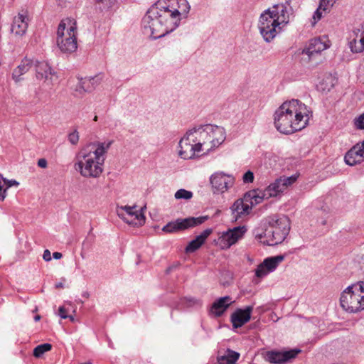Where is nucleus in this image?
I'll use <instances>...</instances> for the list:
<instances>
[{"label":"nucleus","mask_w":364,"mask_h":364,"mask_svg":"<svg viewBox=\"0 0 364 364\" xmlns=\"http://www.w3.org/2000/svg\"><path fill=\"white\" fill-rule=\"evenodd\" d=\"M235 182L234 178L231 175L225 174L223 172H217L210 177V183L215 191L224 193L230 188Z\"/></svg>","instance_id":"nucleus-16"},{"label":"nucleus","mask_w":364,"mask_h":364,"mask_svg":"<svg viewBox=\"0 0 364 364\" xmlns=\"http://www.w3.org/2000/svg\"><path fill=\"white\" fill-rule=\"evenodd\" d=\"M270 225L273 232V245L282 242L290 229L289 219L286 216L274 217L270 220Z\"/></svg>","instance_id":"nucleus-13"},{"label":"nucleus","mask_w":364,"mask_h":364,"mask_svg":"<svg viewBox=\"0 0 364 364\" xmlns=\"http://www.w3.org/2000/svg\"><path fill=\"white\" fill-rule=\"evenodd\" d=\"M204 222L203 218H187L185 219H177L175 221L167 223L162 230L167 233H172L180 230H183L189 228L195 227Z\"/></svg>","instance_id":"nucleus-15"},{"label":"nucleus","mask_w":364,"mask_h":364,"mask_svg":"<svg viewBox=\"0 0 364 364\" xmlns=\"http://www.w3.org/2000/svg\"><path fill=\"white\" fill-rule=\"evenodd\" d=\"M312 117L310 109L298 100L283 102L274 114L276 129L284 134H293L304 129Z\"/></svg>","instance_id":"nucleus-2"},{"label":"nucleus","mask_w":364,"mask_h":364,"mask_svg":"<svg viewBox=\"0 0 364 364\" xmlns=\"http://www.w3.org/2000/svg\"><path fill=\"white\" fill-rule=\"evenodd\" d=\"M260 203H262L261 197L257 195L255 190H252L246 193L242 199H238L234 203L232 210L237 218L249 214L252 206Z\"/></svg>","instance_id":"nucleus-9"},{"label":"nucleus","mask_w":364,"mask_h":364,"mask_svg":"<svg viewBox=\"0 0 364 364\" xmlns=\"http://www.w3.org/2000/svg\"><path fill=\"white\" fill-rule=\"evenodd\" d=\"M331 45V41L327 36L316 37L310 40L308 46L303 50L302 54L307 55L309 60H311L314 55L328 49Z\"/></svg>","instance_id":"nucleus-14"},{"label":"nucleus","mask_w":364,"mask_h":364,"mask_svg":"<svg viewBox=\"0 0 364 364\" xmlns=\"http://www.w3.org/2000/svg\"><path fill=\"white\" fill-rule=\"evenodd\" d=\"M4 178L0 174V200H4L6 198V194L4 193Z\"/></svg>","instance_id":"nucleus-38"},{"label":"nucleus","mask_w":364,"mask_h":364,"mask_svg":"<svg viewBox=\"0 0 364 364\" xmlns=\"http://www.w3.org/2000/svg\"><path fill=\"white\" fill-rule=\"evenodd\" d=\"M110 144V142H97L82 146L76 155L75 168L85 178L100 177Z\"/></svg>","instance_id":"nucleus-3"},{"label":"nucleus","mask_w":364,"mask_h":364,"mask_svg":"<svg viewBox=\"0 0 364 364\" xmlns=\"http://www.w3.org/2000/svg\"><path fill=\"white\" fill-rule=\"evenodd\" d=\"M252 306H247L245 309H238L231 315V322L233 328H237L247 323L251 318Z\"/></svg>","instance_id":"nucleus-21"},{"label":"nucleus","mask_w":364,"mask_h":364,"mask_svg":"<svg viewBox=\"0 0 364 364\" xmlns=\"http://www.w3.org/2000/svg\"><path fill=\"white\" fill-rule=\"evenodd\" d=\"M99 80H101L100 76H95L92 78L85 80L82 82L83 89L85 91H90L92 87H90V85H91L92 87H94L95 84H96Z\"/></svg>","instance_id":"nucleus-32"},{"label":"nucleus","mask_w":364,"mask_h":364,"mask_svg":"<svg viewBox=\"0 0 364 364\" xmlns=\"http://www.w3.org/2000/svg\"><path fill=\"white\" fill-rule=\"evenodd\" d=\"M336 0H320L318 9L314 12L312 17V25H315L323 15L328 13Z\"/></svg>","instance_id":"nucleus-25"},{"label":"nucleus","mask_w":364,"mask_h":364,"mask_svg":"<svg viewBox=\"0 0 364 364\" xmlns=\"http://www.w3.org/2000/svg\"><path fill=\"white\" fill-rule=\"evenodd\" d=\"M4 193L6 194V190L13 186H18L19 185V183L17 182L15 180H6L5 178H4Z\"/></svg>","instance_id":"nucleus-36"},{"label":"nucleus","mask_w":364,"mask_h":364,"mask_svg":"<svg viewBox=\"0 0 364 364\" xmlns=\"http://www.w3.org/2000/svg\"><path fill=\"white\" fill-rule=\"evenodd\" d=\"M52 349V345L50 343H43L37 346L33 350V355L36 358L41 357L45 353Z\"/></svg>","instance_id":"nucleus-31"},{"label":"nucleus","mask_w":364,"mask_h":364,"mask_svg":"<svg viewBox=\"0 0 364 364\" xmlns=\"http://www.w3.org/2000/svg\"><path fill=\"white\" fill-rule=\"evenodd\" d=\"M289 14L284 4H277L264 11L259 18V29L267 42L272 41L289 22Z\"/></svg>","instance_id":"nucleus-4"},{"label":"nucleus","mask_w":364,"mask_h":364,"mask_svg":"<svg viewBox=\"0 0 364 364\" xmlns=\"http://www.w3.org/2000/svg\"><path fill=\"white\" fill-rule=\"evenodd\" d=\"M38 166L42 168H46L48 166V162L46 159H40L38 161Z\"/></svg>","instance_id":"nucleus-39"},{"label":"nucleus","mask_w":364,"mask_h":364,"mask_svg":"<svg viewBox=\"0 0 364 364\" xmlns=\"http://www.w3.org/2000/svg\"><path fill=\"white\" fill-rule=\"evenodd\" d=\"M246 232L245 226L230 228L227 231L219 234L216 244L221 250H228L242 239Z\"/></svg>","instance_id":"nucleus-11"},{"label":"nucleus","mask_w":364,"mask_h":364,"mask_svg":"<svg viewBox=\"0 0 364 364\" xmlns=\"http://www.w3.org/2000/svg\"><path fill=\"white\" fill-rule=\"evenodd\" d=\"M240 358V353L228 350L225 355L218 357V364H235Z\"/></svg>","instance_id":"nucleus-29"},{"label":"nucleus","mask_w":364,"mask_h":364,"mask_svg":"<svg viewBox=\"0 0 364 364\" xmlns=\"http://www.w3.org/2000/svg\"><path fill=\"white\" fill-rule=\"evenodd\" d=\"M117 214L125 223L133 226H141L145 223V217L136 205L118 206Z\"/></svg>","instance_id":"nucleus-12"},{"label":"nucleus","mask_w":364,"mask_h":364,"mask_svg":"<svg viewBox=\"0 0 364 364\" xmlns=\"http://www.w3.org/2000/svg\"><path fill=\"white\" fill-rule=\"evenodd\" d=\"M243 181L245 183H252L254 180V174L252 171H247L242 177Z\"/></svg>","instance_id":"nucleus-37"},{"label":"nucleus","mask_w":364,"mask_h":364,"mask_svg":"<svg viewBox=\"0 0 364 364\" xmlns=\"http://www.w3.org/2000/svg\"><path fill=\"white\" fill-rule=\"evenodd\" d=\"M341 307L350 313L364 310V282L347 287L340 298Z\"/></svg>","instance_id":"nucleus-7"},{"label":"nucleus","mask_w":364,"mask_h":364,"mask_svg":"<svg viewBox=\"0 0 364 364\" xmlns=\"http://www.w3.org/2000/svg\"><path fill=\"white\" fill-rule=\"evenodd\" d=\"M43 258L46 261H50L51 259L50 252L48 250L44 251Z\"/></svg>","instance_id":"nucleus-40"},{"label":"nucleus","mask_w":364,"mask_h":364,"mask_svg":"<svg viewBox=\"0 0 364 364\" xmlns=\"http://www.w3.org/2000/svg\"><path fill=\"white\" fill-rule=\"evenodd\" d=\"M224 128L205 124L188 130L179 141L178 156L193 159L219 147L225 140Z\"/></svg>","instance_id":"nucleus-1"},{"label":"nucleus","mask_w":364,"mask_h":364,"mask_svg":"<svg viewBox=\"0 0 364 364\" xmlns=\"http://www.w3.org/2000/svg\"><path fill=\"white\" fill-rule=\"evenodd\" d=\"M29 22L28 14L26 11L19 12L13 20L11 32L16 36H22L27 31Z\"/></svg>","instance_id":"nucleus-19"},{"label":"nucleus","mask_w":364,"mask_h":364,"mask_svg":"<svg viewBox=\"0 0 364 364\" xmlns=\"http://www.w3.org/2000/svg\"><path fill=\"white\" fill-rule=\"evenodd\" d=\"M193 196V193L191 191L185 189H180L175 193V198L176 199H191Z\"/></svg>","instance_id":"nucleus-33"},{"label":"nucleus","mask_w":364,"mask_h":364,"mask_svg":"<svg viewBox=\"0 0 364 364\" xmlns=\"http://www.w3.org/2000/svg\"><path fill=\"white\" fill-rule=\"evenodd\" d=\"M40 318H41V316L39 315H37V316H35V321H39Z\"/></svg>","instance_id":"nucleus-43"},{"label":"nucleus","mask_w":364,"mask_h":364,"mask_svg":"<svg viewBox=\"0 0 364 364\" xmlns=\"http://www.w3.org/2000/svg\"><path fill=\"white\" fill-rule=\"evenodd\" d=\"M71 310L75 311L73 306L68 304L59 308L58 314L62 318H69L71 321H74V316L68 314Z\"/></svg>","instance_id":"nucleus-30"},{"label":"nucleus","mask_w":364,"mask_h":364,"mask_svg":"<svg viewBox=\"0 0 364 364\" xmlns=\"http://www.w3.org/2000/svg\"><path fill=\"white\" fill-rule=\"evenodd\" d=\"M142 26L144 33L153 38H159L170 33L154 6L144 17Z\"/></svg>","instance_id":"nucleus-8"},{"label":"nucleus","mask_w":364,"mask_h":364,"mask_svg":"<svg viewBox=\"0 0 364 364\" xmlns=\"http://www.w3.org/2000/svg\"><path fill=\"white\" fill-rule=\"evenodd\" d=\"M56 44L63 53H73L77 48V26L73 18H65L59 23L56 31Z\"/></svg>","instance_id":"nucleus-6"},{"label":"nucleus","mask_w":364,"mask_h":364,"mask_svg":"<svg viewBox=\"0 0 364 364\" xmlns=\"http://www.w3.org/2000/svg\"><path fill=\"white\" fill-rule=\"evenodd\" d=\"M349 47L353 53H358L364 50V37L360 30L353 31L350 37Z\"/></svg>","instance_id":"nucleus-26"},{"label":"nucleus","mask_w":364,"mask_h":364,"mask_svg":"<svg viewBox=\"0 0 364 364\" xmlns=\"http://www.w3.org/2000/svg\"><path fill=\"white\" fill-rule=\"evenodd\" d=\"M354 124L356 128L364 129V113L355 119Z\"/></svg>","instance_id":"nucleus-35"},{"label":"nucleus","mask_w":364,"mask_h":364,"mask_svg":"<svg viewBox=\"0 0 364 364\" xmlns=\"http://www.w3.org/2000/svg\"><path fill=\"white\" fill-rule=\"evenodd\" d=\"M296 180L295 176L284 177L277 179L274 183H271L264 190H255L257 195L261 197L262 202L264 199H268L271 197L277 196L281 193H283L288 186L293 184Z\"/></svg>","instance_id":"nucleus-10"},{"label":"nucleus","mask_w":364,"mask_h":364,"mask_svg":"<svg viewBox=\"0 0 364 364\" xmlns=\"http://www.w3.org/2000/svg\"><path fill=\"white\" fill-rule=\"evenodd\" d=\"M34 65V60L31 58L25 57L21 60L20 64L12 71L11 77L16 82H19L23 80V75L26 74Z\"/></svg>","instance_id":"nucleus-23"},{"label":"nucleus","mask_w":364,"mask_h":364,"mask_svg":"<svg viewBox=\"0 0 364 364\" xmlns=\"http://www.w3.org/2000/svg\"><path fill=\"white\" fill-rule=\"evenodd\" d=\"M255 238L264 245H273V239L272 237V232L270 222L269 225L266 224L261 225L259 227L256 228L254 231Z\"/></svg>","instance_id":"nucleus-24"},{"label":"nucleus","mask_w":364,"mask_h":364,"mask_svg":"<svg viewBox=\"0 0 364 364\" xmlns=\"http://www.w3.org/2000/svg\"><path fill=\"white\" fill-rule=\"evenodd\" d=\"M68 141L73 145H76L79 141V134L75 130L68 135Z\"/></svg>","instance_id":"nucleus-34"},{"label":"nucleus","mask_w":364,"mask_h":364,"mask_svg":"<svg viewBox=\"0 0 364 364\" xmlns=\"http://www.w3.org/2000/svg\"><path fill=\"white\" fill-rule=\"evenodd\" d=\"M210 233L211 230L209 229L204 230L200 235L197 236L187 245L186 251L187 252H193L198 250L205 242Z\"/></svg>","instance_id":"nucleus-28"},{"label":"nucleus","mask_w":364,"mask_h":364,"mask_svg":"<svg viewBox=\"0 0 364 364\" xmlns=\"http://www.w3.org/2000/svg\"><path fill=\"white\" fill-rule=\"evenodd\" d=\"M363 36L364 37V23L361 26V29H359Z\"/></svg>","instance_id":"nucleus-42"},{"label":"nucleus","mask_w":364,"mask_h":364,"mask_svg":"<svg viewBox=\"0 0 364 364\" xmlns=\"http://www.w3.org/2000/svg\"><path fill=\"white\" fill-rule=\"evenodd\" d=\"M231 298L225 296L215 301L211 307V313L216 316H220L231 304Z\"/></svg>","instance_id":"nucleus-27"},{"label":"nucleus","mask_w":364,"mask_h":364,"mask_svg":"<svg viewBox=\"0 0 364 364\" xmlns=\"http://www.w3.org/2000/svg\"><path fill=\"white\" fill-rule=\"evenodd\" d=\"M154 7L170 32L187 17L191 9L187 0H159Z\"/></svg>","instance_id":"nucleus-5"},{"label":"nucleus","mask_w":364,"mask_h":364,"mask_svg":"<svg viewBox=\"0 0 364 364\" xmlns=\"http://www.w3.org/2000/svg\"><path fill=\"white\" fill-rule=\"evenodd\" d=\"M284 259V257L283 255H277L264 259L255 269V276L259 279L264 277L270 272H274Z\"/></svg>","instance_id":"nucleus-17"},{"label":"nucleus","mask_w":364,"mask_h":364,"mask_svg":"<svg viewBox=\"0 0 364 364\" xmlns=\"http://www.w3.org/2000/svg\"><path fill=\"white\" fill-rule=\"evenodd\" d=\"M98 1L102 2L103 0H98Z\"/></svg>","instance_id":"nucleus-46"},{"label":"nucleus","mask_w":364,"mask_h":364,"mask_svg":"<svg viewBox=\"0 0 364 364\" xmlns=\"http://www.w3.org/2000/svg\"><path fill=\"white\" fill-rule=\"evenodd\" d=\"M33 66L35 67V75L37 80L47 85L53 83L55 73L47 62L34 60Z\"/></svg>","instance_id":"nucleus-18"},{"label":"nucleus","mask_w":364,"mask_h":364,"mask_svg":"<svg viewBox=\"0 0 364 364\" xmlns=\"http://www.w3.org/2000/svg\"><path fill=\"white\" fill-rule=\"evenodd\" d=\"M94 120H95V121H97V116H95V117Z\"/></svg>","instance_id":"nucleus-45"},{"label":"nucleus","mask_w":364,"mask_h":364,"mask_svg":"<svg viewBox=\"0 0 364 364\" xmlns=\"http://www.w3.org/2000/svg\"><path fill=\"white\" fill-rule=\"evenodd\" d=\"M53 256L55 259H60L62 257V254L60 252H55L53 254Z\"/></svg>","instance_id":"nucleus-41"},{"label":"nucleus","mask_w":364,"mask_h":364,"mask_svg":"<svg viewBox=\"0 0 364 364\" xmlns=\"http://www.w3.org/2000/svg\"><path fill=\"white\" fill-rule=\"evenodd\" d=\"M63 284H57V285H56V287H57V288H63Z\"/></svg>","instance_id":"nucleus-44"},{"label":"nucleus","mask_w":364,"mask_h":364,"mask_svg":"<svg viewBox=\"0 0 364 364\" xmlns=\"http://www.w3.org/2000/svg\"><path fill=\"white\" fill-rule=\"evenodd\" d=\"M345 161L350 166H354L364 161V140L354 145L345 155Z\"/></svg>","instance_id":"nucleus-20"},{"label":"nucleus","mask_w":364,"mask_h":364,"mask_svg":"<svg viewBox=\"0 0 364 364\" xmlns=\"http://www.w3.org/2000/svg\"><path fill=\"white\" fill-rule=\"evenodd\" d=\"M299 352V350L285 352L269 351L266 354V360L272 363H282L291 358H295Z\"/></svg>","instance_id":"nucleus-22"}]
</instances>
